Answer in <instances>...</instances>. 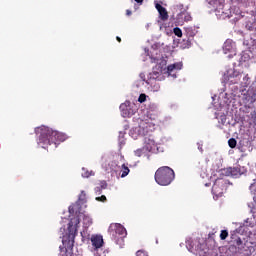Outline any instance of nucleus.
Listing matches in <instances>:
<instances>
[{
    "label": "nucleus",
    "instance_id": "nucleus-1",
    "mask_svg": "<svg viewBox=\"0 0 256 256\" xmlns=\"http://www.w3.org/2000/svg\"><path fill=\"white\" fill-rule=\"evenodd\" d=\"M36 134L39 135L38 145L41 146L42 149H47L49 145H57V141L63 143V141H67L68 136L65 133L55 131L47 126H40L35 129Z\"/></svg>",
    "mask_w": 256,
    "mask_h": 256
},
{
    "label": "nucleus",
    "instance_id": "nucleus-2",
    "mask_svg": "<svg viewBox=\"0 0 256 256\" xmlns=\"http://www.w3.org/2000/svg\"><path fill=\"white\" fill-rule=\"evenodd\" d=\"M154 179L158 185L167 187L175 181V171L169 166H162L156 170Z\"/></svg>",
    "mask_w": 256,
    "mask_h": 256
},
{
    "label": "nucleus",
    "instance_id": "nucleus-3",
    "mask_svg": "<svg viewBox=\"0 0 256 256\" xmlns=\"http://www.w3.org/2000/svg\"><path fill=\"white\" fill-rule=\"evenodd\" d=\"M225 187H227V181H225V179L218 178L215 180L212 186V194L215 200L219 199V197H223Z\"/></svg>",
    "mask_w": 256,
    "mask_h": 256
},
{
    "label": "nucleus",
    "instance_id": "nucleus-4",
    "mask_svg": "<svg viewBox=\"0 0 256 256\" xmlns=\"http://www.w3.org/2000/svg\"><path fill=\"white\" fill-rule=\"evenodd\" d=\"M256 103V88L250 86L246 93H244V105L248 107V109H255Z\"/></svg>",
    "mask_w": 256,
    "mask_h": 256
},
{
    "label": "nucleus",
    "instance_id": "nucleus-5",
    "mask_svg": "<svg viewBox=\"0 0 256 256\" xmlns=\"http://www.w3.org/2000/svg\"><path fill=\"white\" fill-rule=\"evenodd\" d=\"M79 218L75 217L70 220L68 223V239L69 241H72V243L75 242V237L77 236V228L79 227Z\"/></svg>",
    "mask_w": 256,
    "mask_h": 256
},
{
    "label": "nucleus",
    "instance_id": "nucleus-6",
    "mask_svg": "<svg viewBox=\"0 0 256 256\" xmlns=\"http://www.w3.org/2000/svg\"><path fill=\"white\" fill-rule=\"evenodd\" d=\"M108 231L115 239H117L118 235L120 237H125L127 235V230L119 223L111 224Z\"/></svg>",
    "mask_w": 256,
    "mask_h": 256
},
{
    "label": "nucleus",
    "instance_id": "nucleus-7",
    "mask_svg": "<svg viewBox=\"0 0 256 256\" xmlns=\"http://www.w3.org/2000/svg\"><path fill=\"white\" fill-rule=\"evenodd\" d=\"M223 52L225 53V55H227V53H231L230 55H228L229 59H231V57H233V55H236L235 44L233 43V41H231V40L225 41V43L223 45Z\"/></svg>",
    "mask_w": 256,
    "mask_h": 256
},
{
    "label": "nucleus",
    "instance_id": "nucleus-8",
    "mask_svg": "<svg viewBox=\"0 0 256 256\" xmlns=\"http://www.w3.org/2000/svg\"><path fill=\"white\" fill-rule=\"evenodd\" d=\"M223 175H226V177H239L241 175V169L237 167L225 168Z\"/></svg>",
    "mask_w": 256,
    "mask_h": 256
},
{
    "label": "nucleus",
    "instance_id": "nucleus-9",
    "mask_svg": "<svg viewBox=\"0 0 256 256\" xmlns=\"http://www.w3.org/2000/svg\"><path fill=\"white\" fill-rule=\"evenodd\" d=\"M155 8L159 13V18L161 19V21H167V19H169V13L167 12V9L165 7H163L159 3H156Z\"/></svg>",
    "mask_w": 256,
    "mask_h": 256
},
{
    "label": "nucleus",
    "instance_id": "nucleus-10",
    "mask_svg": "<svg viewBox=\"0 0 256 256\" xmlns=\"http://www.w3.org/2000/svg\"><path fill=\"white\" fill-rule=\"evenodd\" d=\"M120 111L122 113V117H131L133 113H131V103L125 102L120 105Z\"/></svg>",
    "mask_w": 256,
    "mask_h": 256
},
{
    "label": "nucleus",
    "instance_id": "nucleus-11",
    "mask_svg": "<svg viewBox=\"0 0 256 256\" xmlns=\"http://www.w3.org/2000/svg\"><path fill=\"white\" fill-rule=\"evenodd\" d=\"M91 243H92V246L95 249H101V247H103V236H101V235H92Z\"/></svg>",
    "mask_w": 256,
    "mask_h": 256
},
{
    "label": "nucleus",
    "instance_id": "nucleus-12",
    "mask_svg": "<svg viewBox=\"0 0 256 256\" xmlns=\"http://www.w3.org/2000/svg\"><path fill=\"white\" fill-rule=\"evenodd\" d=\"M243 78V73L241 72H237L234 71L230 76H229V80L230 83H232L233 85H237V83H241V79Z\"/></svg>",
    "mask_w": 256,
    "mask_h": 256
},
{
    "label": "nucleus",
    "instance_id": "nucleus-13",
    "mask_svg": "<svg viewBox=\"0 0 256 256\" xmlns=\"http://www.w3.org/2000/svg\"><path fill=\"white\" fill-rule=\"evenodd\" d=\"M249 85H251V77H249V74H242V80H240V87H243V89H247Z\"/></svg>",
    "mask_w": 256,
    "mask_h": 256
},
{
    "label": "nucleus",
    "instance_id": "nucleus-14",
    "mask_svg": "<svg viewBox=\"0 0 256 256\" xmlns=\"http://www.w3.org/2000/svg\"><path fill=\"white\" fill-rule=\"evenodd\" d=\"M183 68V64L182 63H175V64H171L167 67V71L168 73H173V71H175V69L177 71L181 70Z\"/></svg>",
    "mask_w": 256,
    "mask_h": 256
},
{
    "label": "nucleus",
    "instance_id": "nucleus-15",
    "mask_svg": "<svg viewBox=\"0 0 256 256\" xmlns=\"http://www.w3.org/2000/svg\"><path fill=\"white\" fill-rule=\"evenodd\" d=\"M122 174H121V177H127L129 175V167H127L125 164L122 165Z\"/></svg>",
    "mask_w": 256,
    "mask_h": 256
},
{
    "label": "nucleus",
    "instance_id": "nucleus-16",
    "mask_svg": "<svg viewBox=\"0 0 256 256\" xmlns=\"http://www.w3.org/2000/svg\"><path fill=\"white\" fill-rule=\"evenodd\" d=\"M228 145L231 149H235V147H237V140H235V138H230L228 140Z\"/></svg>",
    "mask_w": 256,
    "mask_h": 256
},
{
    "label": "nucleus",
    "instance_id": "nucleus-17",
    "mask_svg": "<svg viewBox=\"0 0 256 256\" xmlns=\"http://www.w3.org/2000/svg\"><path fill=\"white\" fill-rule=\"evenodd\" d=\"M229 237V231L227 230H222L220 233V239L221 241H225Z\"/></svg>",
    "mask_w": 256,
    "mask_h": 256
},
{
    "label": "nucleus",
    "instance_id": "nucleus-18",
    "mask_svg": "<svg viewBox=\"0 0 256 256\" xmlns=\"http://www.w3.org/2000/svg\"><path fill=\"white\" fill-rule=\"evenodd\" d=\"M173 32H174V35H176V37H183V31H181V28L176 27L174 28Z\"/></svg>",
    "mask_w": 256,
    "mask_h": 256
},
{
    "label": "nucleus",
    "instance_id": "nucleus-19",
    "mask_svg": "<svg viewBox=\"0 0 256 256\" xmlns=\"http://www.w3.org/2000/svg\"><path fill=\"white\" fill-rule=\"evenodd\" d=\"M79 201H81L82 203H85L87 201V194L85 193V191H81Z\"/></svg>",
    "mask_w": 256,
    "mask_h": 256
},
{
    "label": "nucleus",
    "instance_id": "nucleus-20",
    "mask_svg": "<svg viewBox=\"0 0 256 256\" xmlns=\"http://www.w3.org/2000/svg\"><path fill=\"white\" fill-rule=\"evenodd\" d=\"M139 103H145L147 101V95L146 94H140L138 98Z\"/></svg>",
    "mask_w": 256,
    "mask_h": 256
},
{
    "label": "nucleus",
    "instance_id": "nucleus-21",
    "mask_svg": "<svg viewBox=\"0 0 256 256\" xmlns=\"http://www.w3.org/2000/svg\"><path fill=\"white\" fill-rule=\"evenodd\" d=\"M250 191H251V193H254V195H256V179H255L254 182L250 185Z\"/></svg>",
    "mask_w": 256,
    "mask_h": 256
},
{
    "label": "nucleus",
    "instance_id": "nucleus-22",
    "mask_svg": "<svg viewBox=\"0 0 256 256\" xmlns=\"http://www.w3.org/2000/svg\"><path fill=\"white\" fill-rule=\"evenodd\" d=\"M136 256H149V254L145 250H138Z\"/></svg>",
    "mask_w": 256,
    "mask_h": 256
},
{
    "label": "nucleus",
    "instance_id": "nucleus-23",
    "mask_svg": "<svg viewBox=\"0 0 256 256\" xmlns=\"http://www.w3.org/2000/svg\"><path fill=\"white\" fill-rule=\"evenodd\" d=\"M75 209H77V205H71L69 206L68 210H69V213L71 215H73V213H75Z\"/></svg>",
    "mask_w": 256,
    "mask_h": 256
},
{
    "label": "nucleus",
    "instance_id": "nucleus-24",
    "mask_svg": "<svg viewBox=\"0 0 256 256\" xmlns=\"http://www.w3.org/2000/svg\"><path fill=\"white\" fill-rule=\"evenodd\" d=\"M96 201H101L102 203H105V201H107V197L105 195L96 197Z\"/></svg>",
    "mask_w": 256,
    "mask_h": 256
},
{
    "label": "nucleus",
    "instance_id": "nucleus-25",
    "mask_svg": "<svg viewBox=\"0 0 256 256\" xmlns=\"http://www.w3.org/2000/svg\"><path fill=\"white\" fill-rule=\"evenodd\" d=\"M82 177H85V178H87V177H91V172L86 171L85 169H83Z\"/></svg>",
    "mask_w": 256,
    "mask_h": 256
},
{
    "label": "nucleus",
    "instance_id": "nucleus-26",
    "mask_svg": "<svg viewBox=\"0 0 256 256\" xmlns=\"http://www.w3.org/2000/svg\"><path fill=\"white\" fill-rule=\"evenodd\" d=\"M134 153H135L136 157H141V155H143V150L138 149Z\"/></svg>",
    "mask_w": 256,
    "mask_h": 256
},
{
    "label": "nucleus",
    "instance_id": "nucleus-27",
    "mask_svg": "<svg viewBox=\"0 0 256 256\" xmlns=\"http://www.w3.org/2000/svg\"><path fill=\"white\" fill-rule=\"evenodd\" d=\"M101 191H103V190L101 189V187L97 186V187L95 188V193H96L97 195H101Z\"/></svg>",
    "mask_w": 256,
    "mask_h": 256
},
{
    "label": "nucleus",
    "instance_id": "nucleus-28",
    "mask_svg": "<svg viewBox=\"0 0 256 256\" xmlns=\"http://www.w3.org/2000/svg\"><path fill=\"white\" fill-rule=\"evenodd\" d=\"M100 189H107V184L105 182H103L100 186Z\"/></svg>",
    "mask_w": 256,
    "mask_h": 256
},
{
    "label": "nucleus",
    "instance_id": "nucleus-29",
    "mask_svg": "<svg viewBox=\"0 0 256 256\" xmlns=\"http://www.w3.org/2000/svg\"><path fill=\"white\" fill-rule=\"evenodd\" d=\"M126 15H127L128 17L131 16V15H132L131 10H126Z\"/></svg>",
    "mask_w": 256,
    "mask_h": 256
},
{
    "label": "nucleus",
    "instance_id": "nucleus-30",
    "mask_svg": "<svg viewBox=\"0 0 256 256\" xmlns=\"http://www.w3.org/2000/svg\"><path fill=\"white\" fill-rule=\"evenodd\" d=\"M241 243H243V241H241V238L237 239V245H241Z\"/></svg>",
    "mask_w": 256,
    "mask_h": 256
},
{
    "label": "nucleus",
    "instance_id": "nucleus-31",
    "mask_svg": "<svg viewBox=\"0 0 256 256\" xmlns=\"http://www.w3.org/2000/svg\"><path fill=\"white\" fill-rule=\"evenodd\" d=\"M116 41H118V43H121V37L117 36Z\"/></svg>",
    "mask_w": 256,
    "mask_h": 256
},
{
    "label": "nucleus",
    "instance_id": "nucleus-32",
    "mask_svg": "<svg viewBox=\"0 0 256 256\" xmlns=\"http://www.w3.org/2000/svg\"><path fill=\"white\" fill-rule=\"evenodd\" d=\"M136 1V3H143V0H135Z\"/></svg>",
    "mask_w": 256,
    "mask_h": 256
},
{
    "label": "nucleus",
    "instance_id": "nucleus-33",
    "mask_svg": "<svg viewBox=\"0 0 256 256\" xmlns=\"http://www.w3.org/2000/svg\"><path fill=\"white\" fill-rule=\"evenodd\" d=\"M200 150H201V151H203V149H202V148H200Z\"/></svg>",
    "mask_w": 256,
    "mask_h": 256
}]
</instances>
